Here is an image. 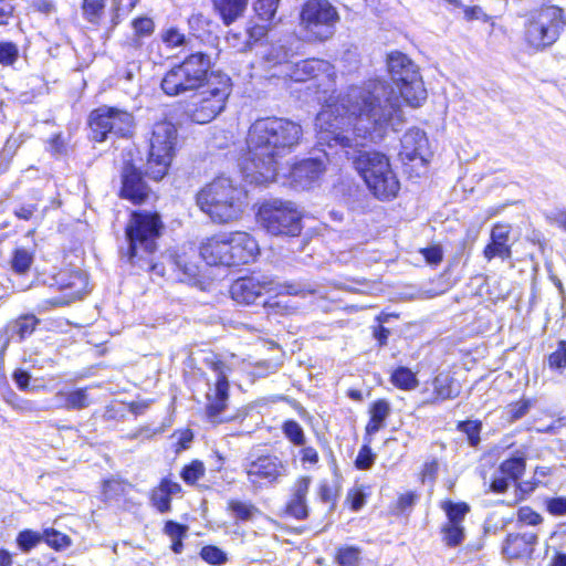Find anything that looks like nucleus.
<instances>
[{
  "instance_id": "f257e3e1",
  "label": "nucleus",
  "mask_w": 566,
  "mask_h": 566,
  "mask_svg": "<svg viewBox=\"0 0 566 566\" xmlns=\"http://www.w3.org/2000/svg\"><path fill=\"white\" fill-rule=\"evenodd\" d=\"M388 72L399 93L385 82L352 87L335 103H327L316 116L317 140L328 147L356 149L381 140L390 127L403 122L401 98L419 106L427 98L418 66L406 54L395 51L387 57Z\"/></svg>"
},
{
  "instance_id": "f03ea898",
  "label": "nucleus",
  "mask_w": 566,
  "mask_h": 566,
  "mask_svg": "<svg viewBox=\"0 0 566 566\" xmlns=\"http://www.w3.org/2000/svg\"><path fill=\"white\" fill-rule=\"evenodd\" d=\"M302 136V126L289 118L256 119L249 129L248 151L242 163L247 180L255 185L275 181L280 159L300 144Z\"/></svg>"
},
{
  "instance_id": "7ed1b4c3",
  "label": "nucleus",
  "mask_w": 566,
  "mask_h": 566,
  "mask_svg": "<svg viewBox=\"0 0 566 566\" xmlns=\"http://www.w3.org/2000/svg\"><path fill=\"white\" fill-rule=\"evenodd\" d=\"M245 197L242 187L220 176L198 191L196 203L213 222L229 223L241 217Z\"/></svg>"
},
{
  "instance_id": "20e7f679",
  "label": "nucleus",
  "mask_w": 566,
  "mask_h": 566,
  "mask_svg": "<svg viewBox=\"0 0 566 566\" xmlns=\"http://www.w3.org/2000/svg\"><path fill=\"white\" fill-rule=\"evenodd\" d=\"M210 67L211 60L208 54L191 53L166 71L160 81V88L170 97L198 92L210 82Z\"/></svg>"
},
{
  "instance_id": "39448f33",
  "label": "nucleus",
  "mask_w": 566,
  "mask_h": 566,
  "mask_svg": "<svg viewBox=\"0 0 566 566\" xmlns=\"http://www.w3.org/2000/svg\"><path fill=\"white\" fill-rule=\"evenodd\" d=\"M354 165L376 198L390 200L397 196L400 184L391 169L389 159L384 154L359 151Z\"/></svg>"
},
{
  "instance_id": "423d86ee",
  "label": "nucleus",
  "mask_w": 566,
  "mask_h": 566,
  "mask_svg": "<svg viewBox=\"0 0 566 566\" xmlns=\"http://www.w3.org/2000/svg\"><path fill=\"white\" fill-rule=\"evenodd\" d=\"M163 223L157 213L134 212L126 226L125 233L128 242L127 258L135 263L136 259L144 260L156 248Z\"/></svg>"
},
{
  "instance_id": "0eeeda50",
  "label": "nucleus",
  "mask_w": 566,
  "mask_h": 566,
  "mask_svg": "<svg viewBox=\"0 0 566 566\" xmlns=\"http://www.w3.org/2000/svg\"><path fill=\"white\" fill-rule=\"evenodd\" d=\"M263 291L303 297L317 292L316 287L308 282L293 281L275 284L273 280L266 277L259 280L254 276L240 277L230 287L231 297L241 304L254 303L262 295Z\"/></svg>"
},
{
  "instance_id": "6e6552de",
  "label": "nucleus",
  "mask_w": 566,
  "mask_h": 566,
  "mask_svg": "<svg viewBox=\"0 0 566 566\" xmlns=\"http://www.w3.org/2000/svg\"><path fill=\"white\" fill-rule=\"evenodd\" d=\"M258 219L261 227L272 235L296 237L302 231V214L290 200H264L259 208Z\"/></svg>"
},
{
  "instance_id": "1a4fd4ad",
  "label": "nucleus",
  "mask_w": 566,
  "mask_h": 566,
  "mask_svg": "<svg viewBox=\"0 0 566 566\" xmlns=\"http://www.w3.org/2000/svg\"><path fill=\"white\" fill-rule=\"evenodd\" d=\"M566 24L563 9L545 6L532 12L525 23V41L536 50H543L557 41Z\"/></svg>"
},
{
  "instance_id": "9d476101",
  "label": "nucleus",
  "mask_w": 566,
  "mask_h": 566,
  "mask_svg": "<svg viewBox=\"0 0 566 566\" xmlns=\"http://www.w3.org/2000/svg\"><path fill=\"white\" fill-rule=\"evenodd\" d=\"M177 140V129L170 122L154 125L149 140V155L146 175L154 180H161L170 166Z\"/></svg>"
},
{
  "instance_id": "9b49d317",
  "label": "nucleus",
  "mask_w": 566,
  "mask_h": 566,
  "mask_svg": "<svg viewBox=\"0 0 566 566\" xmlns=\"http://www.w3.org/2000/svg\"><path fill=\"white\" fill-rule=\"evenodd\" d=\"M205 87L188 112L190 119L198 124L211 122L224 109L231 93V80L226 74L211 73L210 82Z\"/></svg>"
},
{
  "instance_id": "f8f14e48",
  "label": "nucleus",
  "mask_w": 566,
  "mask_h": 566,
  "mask_svg": "<svg viewBox=\"0 0 566 566\" xmlns=\"http://www.w3.org/2000/svg\"><path fill=\"white\" fill-rule=\"evenodd\" d=\"M88 126L92 139L98 143L112 137H127L134 129V116L120 108L101 106L91 112Z\"/></svg>"
},
{
  "instance_id": "ddd939ff",
  "label": "nucleus",
  "mask_w": 566,
  "mask_h": 566,
  "mask_svg": "<svg viewBox=\"0 0 566 566\" xmlns=\"http://www.w3.org/2000/svg\"><path fill=\"white\" fill-rule=\"evenodd\" d=\"M301 27L310 41H326L333 36L339 14L327 0H307L301 11Z\"/></svg>"
},
{
  "instance_id": "4468645a",
  "label": "nucleus",
  "mask_w": 566,
  "mask_h": 566,
  "mask_svg": "<svg viewBox=\"0 0 566 566\" xmlns=\"http://www.w3.org/2000/svg\"><path fill=\"white\" fill-rule=\"evenodd\" d=\"M211 368L216 374V381L206 394L205 415L209 422L217 424L231 419L226 416L229 401L228 367L222 361H213Z\"/></svg>"
},
{
  "instance_id": "2eb2a0df",
  "label": "nucleus",
  "mask_w": 566,
  "mask_h": 566,
  "mask_svg": "<svg viewBox=\"0 0 566 566\" xmlns=\"http://www.w3.org/2000/svg\"><path fill=\"white\" fill-rule=\"evenodd\" d=\"M244 471L248 481L255 488L273 484L286 473L284 462L276 455L264 454L245 459Z\"/></svg>"
},
{
  "instance_id": "dca6fc26",
  "label": "nucleus",
  "mask_w": 566,
  "mask_h": 566,
  "mask_svg": "<svg viewBox=\"0 0 566 566\" xmlns=\"http://www.w3.org/2000/svg\"><path fill=\"white\" fill-rule=\"evenodd\" d=\"M59 289L64 292L61 296L44 300L41 308L48 311L52 307H61L81 300L87 293V276L82 271L61 272L56 276Z\"/></svg>"
},
{
  "instance_id": "f3484780",
  "label": "nucleus",
  "mask_w": 566,
  "mask_h": 566,
  "mask_svg": "<svg viewBox=\"0 0 566 566\" xmlns=\"http://www.w3.org/2000/svg\"><path fill=\"white\" fill-rule=\"evenodd\" d=\"M120 197L140 205L153 195L148 185L144 181L140 171L130 163H125L122 169Z\"/></svg>"
},
{
  "instance_id": "a211bd4d",
  "label": "nucleus",
  "mask_w": 566,
  "mask_h": 566,
  "mask_svg": "<svg viewBox=\"0 0 566 566\" xmlns=\"http://www.w3.org/2000/svg\"><path fill=\"white\" fill-rule=\"evenodd\" d=\"M228 232H221L201 242L200 255L209 265L232 266Z\"/></svg>"
},
{
  "instance_id": "6ab92c4d",
  "label": "nucleus",
  "mask_w": 566,
  "mask_h": 566,
  "mask_svg": "<svg viewBox=\"0 0 566 566\" xmlns=\"http://www.w3.org/2000/svg\"><path fill=\"white\" fill-rule=\"evenodd\" d=\"M285 74L295 82H304L324 75L328 81L333 80V66L324 60L310 59L295 64H284Z\"/></svg>"
},
{
  "instance_id": "aec40b11",
  "label": "nucleus",
  "mask_w": 566,
  "mask_h": 566,
  "mask_svg": "<svg viewBox=\"0 0 566 566\" xmlns=\"http://www.w3.org/2000/svg\"><path fill=\"white\" fill-rule=\"evenodd\" d=\"M231 249L232 266L248 264L259 254V245L255 239L247 232H228Z\"/></svg>"
},
{
  "instance_id": "412c9836",
  "label": "nucleus",
  "mask_w": 566,
  "mask_h": 566,
  "mask_svg": "<svg viewBox=\"0 0 566 566\" xmlns=\"http://www.w3.org/2000/svg\"><path fill=\"white\" fill-rule=\"evenodd\" d=\"M428 154V138L424 132L419 128H411L407 130L401 138V149L399 157L402 161H412L420 159L421 163L426 161Z\"/></svg>"
},
{
  "instance_id": "4be33fe9",
  "label": "nucleus",
  "mask_w": 566,
  "mask_h": 566,
  "mask_svg": "<svg viewBox=\"0 0 566 566\" xmlns=\"http://www.w3.org/2000/svg\"><path fill=\"white\" fill-rule=\"evenodd\" d=\"M538 536L534 532L509 534L504 541L502 552L506 558L531 557Z\"/></svg>"
},
{
  "instance_id": "5701e85b",
  "label": "nucleus",
  "mask_w": 566,
  "mask_h": 566,
  "mask_svg": "<svg viewBox=\"0 0 566 566\" xmlns=\"http://www.w3.org/2000/svg\"><path fill=\"white\" fill-rule=\"evenodd\" d=\"M324 171L323 161L314 158L302 160L290 170L291 182L298 188H306L319 178Z\"/></svg>"
},
{
  "instance_id": "b1692460",
  "label": "nucleus",
  "mask_w": 566,
  "mask_h": 566,
  "mask_svg": "<svg viewBox=\"0 0 566 566\" xmlns=\"http://www.w3.org/2000/svg\"><path fill=\"white\" fill-rule=\"evenodd\" d=\"M311 485V479L307 476L300 478L292 490V496L286 504V513L297 520H304L308 515L306 504V495Z\"/></svg>"
},
{
  "instance_id": "393cba45",
  "label": "nucleus",
  "mask_w": 566,
  "mask_h": 566,
  "mask_svg": "<svg viewBox=\"0 0 566 566\" xmlns=\"http://www.w3.org/2000/svg\"><path fill=\"white\" fill-rule=\"evenodd\" d=\"M510 230L506 226L496 224L491 232V242L485 247L483 253L488 260L499 256L503 260L512 255L507 244Z\"/></svg>"
},
{
  "instance_id": "a878e982",
  "label": "nucleus",
  "mask_w": 566,
  "mask_h": 566,
  "mask_svg": "<svg viewBox=\"0 0 566 566\" xmlns=\"http://www.w3.org/2000/svg\"><path fill=\"white\" fill-rule=\"evenodd\" d=\"M54 405L50 406L57 409L81 410L87 408L91 403L86 388H78L71 391H57L54 396Z\"/></svg>"
},
{
  "instance_id": "bb28decb",
  "label": "nucleus",
  "mask_w": 566,
  "mask_h": 566,
  "mask_svg": "<svg viewBox=\"0 0 566 566\" xmlns=\"http://www.w3.org/2000/svg\"><path fill=\"white\" fill-rule=\"evenodd\" d=\"M180 492V485L170 480L164 479L160 484L151 491L150 502L160 513L170 511V496Z\"/></svg>"
},
{
  "instance_id": "cd10ccee",
  "label": "nucleus",
  "mask_w": 566,
  "mask_h": 566,
  "mask_svg": "<svg viewBox=\"0 0 566 566\" xmlns=\"http://www.w3.org/2000/svg\"><path fill=\"white\" fill-rule=\"evenodd\" d=\"M226 25L241 18L247 10L249 0H210Z\"/></svg>"
},
{
  "instance_id": "c85d7f7f",
  "label": "nucleus",
  "mask_w": 566,
  "mask_h": 566,
  "mask_svg": "<svg viewBox=\"0 0 566 566\" xmlns=\"http://www.w3.org/2000/svg\"><path fill=\"white\" fill-rule=\"evenodd\" d=\"M432 386L436 400L454 399L460 395V386L448 373L438 374L432 381Z\"/></svg>"
},
{
  "instance_id": "c756f323",
  "label": "nucleus",
  "mask_w": 566,
  "mask_h": 566,
  "mask_svg": "<svg viewBox=\"0 0 566 566\" xmlns=\"http://www.w3.org/2000/svg\"><path fill=\"white\" fill-rule=\"evenodd\" d=\"M390 411L391 408L388 401L384 399L375 401L369 409L370 420L366 426L367 434L377 433L384 427Z\"/></svg>"
},
{
  "instance_id": "7c9ffc66",
  "label": "nucleus",
  "mask_w": 566,
  "mask_h": 566,
  "mask_svg": "<svg viewBox=\"0 0 566 566\" xmlns=\"http://www.w3.org/2000/svg\"><path fill=\"white\" fill-rule=\"evenodd\" d=\"M38 323L39 319L34 315L19 317L9 325L8 332L10 333V337H18V340L24 339L34 332Z\"/></svg>"
},
{
  "instance_id": "2f4dec72",
  "label": "nucleus",
  "mask_w": 566,
  "mask_h": 566,
  "mask_svg": "<svg viewBox=\"0 0 566 566\" xmlns=\"http://www.w3.org/2000/svg\"><path fill=\"white\" fill-rule=\"evenodd\" d=\"M441 509L447 514V523L453 525H462L465 515L470 511V506L467 503H453L451 501H444L441 504Z\"/></svg>"
},
{
  "instance_id": "473e14b6",
  "label": "nucleus",
  "mask_w": 566,
  "mask_h": 566,
  "mask_svg": "<svg viewBox=\"0 0 566 566\" xmlns=\"http://www.w3.org/2000/svg\"><path fill=\"white\" fill-rule=\"evenodd\" d=\"M525 458L513 457L503 461L500 465V473L512 481H517L525 471Z\"/></svg>"
},
{
  "instance_id": "72a5a7b5",
  "label": "nucleus",
  "mask_w": 566,
  "mask_h": 566,
  "mask_svg": "<svg viewBox=\"0 0 566 566\" xmlns=\"http://www.w3.org/2000/svg\"><path fill=\"white\" fill-rule=\"evenodd\" d=\"M175 265L180 271L182 281H192L199 275L198 264L189 260L186 252L176 255Z\"/></svg>"
},
{
  "instance_id": "f704fd0d",
  "label": "nucleus",
  "mask_w": 566,
  "mask_h": 566,
  "mask_svg": "<svg viewBox=\"0 0 566 566\" xmlns=\"http://www.w3.org/2000/svg\"><path fill=\"white\" fill-rule=\"evenodd\" d=\"M442 541L449 547H455L462 544L464 541V527L463 525H453L446 523L442 526Z\"/></svg>"
},
{
  "instance_id": "c9c22d12",
  "label": "nucleus",
  "mask_w": 566,
  "mask_h": 566,
  "mask_svg": "<svg viewBox=\"0 0 566 566\" xmlns=\"http://www.w3.org/2000/svg\"><path fill=\"white\" fill-rule=\"evenodd\" d=\"M228 509L232 512L234 517L240 521H249L259 512L258 507L253 504L238 500L229 501Z\"/></svg>"
},
{
  "instance_id": "e433bc0d",
  "label": "nucleus",
  "mask_w": 566,
  "mask_h": 566,
  "mask_svg": "<svg viewBox=\"0 0 566 566\" xmlns=\"http://www.w3.org/2000/svg\"><path fill=\"white\" fill-rule=\"evenodd\" d=\"M132 27H133V30H134V33L136 36L133 39L135 46L140 45L138 38L150 36L155 31V23H154L153 19H150L148 17H140V18L134 19L132 22Z\"/></svg>"
},
{
  "instance_id": "4c0bfd02",
  "label": "nucleus",
  "mask_w": 566,
  "mask_h": 566,
  "mask_svg": "<svg viewBox=\"0 0 566 566\" xmlns=\"http://www.w3.org/2000/svg\"><path fill=\"white\" fill-rule=\"evenodd\" d=\"M391 382L401 389L408 390L417 386V378L410 369L399 367L392 373Z\"/></svg>"
},
{
  "instance_id": "58836bf2",
  "label": "nucleus",
  "mask_w": 566,
  "mask_h": 566,
  "mask_svg": "<svg viewBox=\"0 0 566 566\" xmlns=\"http://www.w3.org/2000/svg\"><path fill=\"white\" fill-rule=\"evenodd\" d=\"M105 0H84L82 11L90 23H98L104 13Z\"/></svg>"
},
{
  "instance_id": "ea45409f",
  "label": "nucleus",
  "mask_w": 566,
  "mask_h": 566,
  "mask_svg": "<svg viewBox=\"0 0 566 566\" xmlns=\"http://www.w3.org/2000/svg\"><path fill=\"white\" fill-rule=\"evenodd\" d=\"M284 436L295 446L303 447L306 442L301 424L295 420H287L282 427Z\"/></svg>"
},
{
  "instance_id": "a19ab883",
  "label": "nucleus",
  "mask_w": 566,
  "mask_h": 566,
  "mask_svg": "<svg viewBox=\"0 0 566 566\" xmlns=\"http://www.w3.org/2000/svg\"><path fill=\"white\" fill-rule=\"evenodd\" d=\"M201 558L211 565H224L228 562L227 553L213 545L203 546L200 551Z\"/></svg>"
},
{
  "instance_id": "79ce46f5",
  "label": "nucleus",
  "mask_w": 566,
  "mask_h": 566,
  "mask_svg": "<svg viewBox=\"0 0 566 566\" xmlns=\"http://www.w3.org/2000/svg\"><path fill=\"white\" fill-rule=\"evenodd\" d=\"M33 256L25 249H17L11 260V266L17 273H25L32 263Z\"/></svg>"
},
{
  "instance_id": "37998d69",
  "label": "nucleus",
  "mask_w": 566,
  "mask_h": 566,
  "mask_svg": "<svg viewBox=\"0 0 566 566\" xmlns=\"http://www.w3.org/2000/svg\"><path fill=\"white\" fill-rule=\"evenodd\" d=\"M280 0H255L254 10L259 18L264 21H271L276 12Z\"/></svg>"
},
{
  "instance_id": "c03bdc74",
  "label": "nucleus",
  "mask_w": 566,
  "mask_h": 566,
  "mask_svg": "<svg viewBox=\"0 0 566 566\" xmlns=\"http://www.w3.org/2000/svg\"><path fill=\"white\" fill-rule=\"evenodd\" d=\"M43 539V536L40 533L27 530L23 532H20L18 535L17 542L19 547L23 552H29L33 547H35Z\"/></svg>"
},
{
  "instance_id": "a18cd8bd",
  "label": "nucleus",
  "mask_w": 566,
  "mask_h": 566,
  "mask_svg": "<svg viewBox=\"0 0 566 566\" xmlns=\"http://www.w3.org/2000/svg\"><path fill=\"white\" fill-rule=\"evenodd\" d=\"M205 474V465L200 461H192L189 465L185 467L181 476L189 483L195 484Z\"/></svg>"
},
{
  "instance_id": "49530a36",
  "label": "nucleus",
  "mask_w": 566,
  "mask_h": 566,
  "mask_svg": "<svg viewBox=\"0 0 566 566\" xmlns=\"http://www.w3.org/2000/svg\"><path fill=\"white\" fill-rule=\"evenodd\" d=\"M10 405L22 412H38L43 410H50L51 407H41L36 402L28 399L19 398L17 395H12V399L8 400Z\"/></svg>"
},
{
  "instance_id": "de8ad7c7",
  "label": "nucleus",
  "mask_w": 566,
  "mask_h": 566,
  "mask_svg": "<svg viewBox=\"0 0 566 566\" xmlns=\"http://www.w3.org/2000/svg\"><path fill=\"white\" fill-rule=\"evenodd\" d=\"M359 555L360 551L356 547H343L338 549L336 559L342 566H356Z\"/></svg>"
},
{
  "instance_id": "09e8293b",
  "label": "nucleus",
  "mask_w": 566,
  "mask_h": 566,
  "mask_svg": "<svg viewBox=\"0 0 566 566\" xmlns=\"http://www.w3.org/2000/svg\"><path fill=\"white\" fill-rule=\"evenodd\" d=\"M161 40L168 48H177L187 44L186 35L177 28H169L161 33Z\"/></svg>"
},
{
  "instance_id": "8fccbe9b",
  "label": "nucleus",
  "mask_w": 566,
  "mask_h": 566,
  "mask_svg": "<svg viewBox=\"0 0 566 566\" xmlns=\"http://www.w3.org/2000/svg\"><path fill=\"white\" fill-rule=\"evenodd\" d=\"M459 429L468 436L469 443L476 447L480 442V423L475 421H463L459 423Z\"/></svg>"
},
{
  "instance_id": "3c124183",
  "label": "nucleus",
  "mask_w": 566,
  "mask_h": 566,
  "mask_svg": "<svg viewBox=\"0 0 566 566\" xmlns=\"http://www.w3.org/2000/svg\"><path fill=\"white\" fill-rule=\"evenodd\" d=\"M19 55L17 45L12 42L0 43V63L3 65L13 64Z\"/></svg>"
},
{
  "instance_id": "603ef678",
  "label": "nucleus",
  "mask_w": 566,
  "mask_h": 566,
  "mask_svg": "<svg viewBox=\"0 0 566 566\" xmlns=\"http://www.w3.org/2000/svg\"><path fill=\"white\" fill-rule=\"evenodd\" d=\"M548 364L551 368H564L566 367V342L560 340L557 349L552 353L548 357Z\"/></svg>"
},
{
  "instance_id": "864d4df0",
  "label": "nucleus",
  "mask_w": 566,
  "mask_h": 566,
  "mask_svg": "<svg viewBox=\"0 0 566 566\" xmlns=\"http://www.w3.org/2000/svg\"><path fill=\"white\" fill-rule=\"evenodd\" d=\"M43 539L52 547L60 549L63 547L69 546L70 539L67 536L52 530V531H45L42 535Z\"/></svg>"
},
{
  "instance_id": "5fc2aeb1",
  "label": "nucleus",
  "mask_w": 566,
  "mask_h": 566,
  "mask_svg": "<svg viewBox=\"0 0 566 566\" xmlns=\"http://www.w3.org/2000/svg\"><path fill=\"white\" fill-rule=\"evenodd\" d=\"M375 461V455L371 452V449L367 446H364L356 458V467L360 470H367L369 469Z\"/></svg>"
},
{
  "instance_id": "6e6d98bb",
  "label": "nucleus",
  "mask_w": 566,
  "mask_h": 566,
  "mask_svg": "<svg viewBox=\"0 0 566 566\" xmlns=\"http://www.w3.org/2000/svg\"><path fill=\"white\" fill-rule=\"evenodd\" d=\"M518 522L527 525H538L542 523V516L530 507H522L517 513Z\"/></svg>"
},
{
  "instance_id": "4d7b16f0",
  "label": "nucleus",
  "mask_w": 566,
  "mask_h": 566,
  "mask_svg": "<svg viewBox=\"0 0 566 566\" xmlns=\"http://www.w3.org/2000/svg\"><path fill=\"white\" fill-rule=\"evenodd\" d=\"M188 527L186 525H181L174 521H167L164 527V532L170 539H178L179 537H185L187 534Z\"/></svg>"
},
{
  "instance_id": "13d9d810",
  "label": "nucleus",
  "mask_w": 566,
  "mask_h": 566,
  "mask_svg": "<svg viewBox=\"0 0 566 566\" xmlns=\"http://www.w3.org/2000/svg\"><path fill=\"white\" fill-rule=\"evenodd\" d=\"M31 7L45 15H50L56 11L55 3L52 0H32Z\"/></svg>"
},
{
  "instance_id": "bf43d9fd",
  "label": "nucleus",
  "mask_w": 566,
  "mask_h": 566,
  "mask_svg": "<svg viewBox=\"0 0 566 566\" xmlns=\"http://www.w3.org/2000/svg\"><path fill=\"white\" fill-rule=\"evenodd\" d=\"M426 261L430 264H438L442 261V249L438 245L421 250Z\"/></svg>"
},
{
  "instance_id": "052dcab7",
  "label": "nucleus",
  "mask_w": 566,
  "mask_h": 566,
  "mask_svg": "<svg viewBox=\"0 0 566 566\" xmlns=\"http://www.w3.org/2000/svg\"><path fill=\"white\" fill-rule=\"evenodd\" d=\"M547 510L553 515H565L566 514V499L555 497L547 502Z\"/></svg>"
},
{
  "instance_id": "680f3d73",
  "label": "nucleus",
  "mask_w": 566,
  "mask_h": 566,
  "mask_svg": "<svg viewBox=\"0 0 566 566\" xmlns=\"http://www.w3.org/2000/svg\"><path fill=\"white\" fill-rule=\"evenodd\" d=\"M463 8H464V18L468 21H473V20L488 21V19H489L488 14L479 6L463 7Z\"/></svg>"
},
{
  "instance_id": "e2e57ef3",
  "label": "nucleus",
  "mask_w": 566,
  "mask_h": 566,
  "mask_svg": "<svg viewBox=\"0 0 566 566\" xmlns=\"http://www.w3.org/2000/svg\"><path fill=\"white\" fill-rule=\"evenodd\" d=\"M509 478L501 474L500 476H495L491 483V489L496 493H504L509 488Z\"/></svg>"
},
{
  "instance_id": "0e129e2a",
  "label": "nucleus",
  "mask_w": 566,
  "mask_h": 566,
  "mask_svg": "<svg viewBox=\"0 0 566 566\" xmlns=\"http://www.w3.org/2000/svg\"><path fill=\"white\" fill-rule=\"evenodd\" d=\"M417 495L413 492H407L401 494L398 499V507L400 511H405L411 507L416 502Z\"/></svg>"
},
{
  "instance_id": "69168bd1",
  "label": "nucleus",
  "mask_w": 566,
  "mask_h": 566,
  "mask_svg": "<svg viewBox=\"0 0 566 566\" xmlns=\"http://www.w3.org/2000/svg\"><path fill=\"white\" fill-rule=\"evenodd\" d=\"M36 210L35 205H23L14 211V214L22 220H30Z\"/></svg>"
},
{
  "instance_id": "338daca9",
  "label": "nucleus",
  "mask_w": 566,
  "mask_h": 566,
  "mask_svg": "<svg viewBox=\"0 0 566 566\" xmlns=\"http://www.w3.org/2000/svg\"><path fill=\"white\" fill-rule=\"evenodd\" d=\"M13 379L21 390H27L29 386L30 375L24 370H15Z\"/></svg>"
},
{
  "instance_id": "774afa93",
  "label": "nucleus",
  "mask_w": 566,
  "mask_h": 566,
  "mask_svg": "<svg viewBox=\"0 0 566 566\" xmlns=\"http://www.w3.org/2000/svg\"><path fill=\"white\" fill-rule=\"evenodd\" d=\"M302 453V461L308 462L312 464L317 463L318 461V453L317 451L312 447H304L301 451Z\"/></svg>"
}]
</instances>
